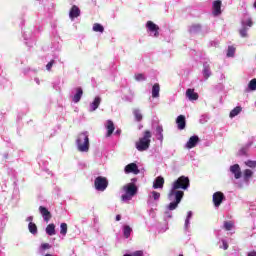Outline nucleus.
I'll return each instance as SVG.
<instances>
[{
	"instance_id": "f257e3e1",
	"label": "nucleus",
	"mask_w": 256,
	"mask_h": 256,
	"mask_svg": "<svg viewBox=\"0 0 256 256\" xmlns=\"http://www.w3.org/2000/svg\"><path fill=\"white\" fill-rule=\"evenodd\" d=\"M151 137H153V135L151 134L150 130L144 131L143 137L139 138V140L135 143L137 151H147V149L151 147Z\"/></svg>"
},
{
	"instance_id": "f03ea898",
	"label": "nucleus",
	"mask_w": 256,
	"mask_h": 256,
	"mask_svg": "<svg viewBox=\"0 0 256 256\" xmlns=\"http://www.w3.org/2000/svg\"><path fill=\"white\" fill-rule=\"evenodd\" d=\"M77 149L80 153H87L89 151V133L81 132L76 139Z\"/></svg>"
},
{
	"instance_id": "7ed1b4c3",
	"label": "nucleus",
	"mask_w": 256,
	"mask_h": 256,
	"mask_svg": "<svg viewBox=\"0 0 256 256\" xmlns=\"http://www.w3.org/2000/svg\"><path fill=\"white\" fill-rule=\"evenodd\" d=\"M190 185H191V182L189 180V177L180 176L177 180L173 182L172 187H174V189H183V191H187Z\"/></svg>"
},
{
	"instance_id": "20e7f679",
	"label": "nucleus",
	"mask_w": 256,
	"mask_h": 256,
	"mask_svg": "<svg viewBox=\"0 0 256 256\" xmlns=\"http://www.w3.org/2000/svg\"><path fill=\"white\" fill-rule=\"evenodd\" d=\"M94 187L96 191H105L109 187V181L103 176H98L94 180Z\"/></svg>"
},
{
	"instance_id": "39448f33",
	"label": "nucleus",
	"mask_w": 256,
	"mask_h": 256,
	"mask_svg": "<svg viewBox=\"0 0 256 256\" xmlns=\"http://www.w3.org/2000/svg\"><path fill=\"white\" fill-rule=\"evenodd\" d=\"M185 196V192L175 189L174 186H172V189L169 192V197H174L175 201L177 203H181V200Z\"/></svg>"
},
{
	"instance_id": "423d86ee",
	"label": "nucleus",
	"mask_w": 256,
	"mask_h": 256,
	"mask_svg": "<svg viewBox=\"0 0 256 256\" xmlns=\"http://www.w3.org/2000/svg\"><path fill=\"white\" fill-rule=\"evenodd\" d=\"M224 199H225V194H223V192L221 191L215 192L213 194V203L216 207H220Z\"/></svg>"
},
{
	"instance_id": "0eeeda50",
	"label": "nucleus",
	"mask_w": 256,
	"mask_h": 256,
	"mask_svg": "<svg viewBox=\"0 0 256 256\" xmlns=\"http://www.w3.org/2000/svg\"><path fill=\"white\" fill-rule=\"evenodd\" d=\"M123 191L130 195L131 197H135L137 195V186H135L133 183H129L126 186H123Z\"/></svg>"
},
{
	"instance_id": "6e6552de",
	"label": "nucleus",
	"mask_w": 256,
	"mask_h": 256,
	"mask_svg": "<svg viewBox=\"0 0 256 256\" xmlns=\"http://www.w3.org/2000/svg\"><path fill=\"white\" fill-rule=\"evenodd\" d=\"M39 211H40L44 221H46V223H49V221H51V217H53L51 215V212L47 208H45V206H40Z\"/></svg>"
},
{
	"instance_id": "1a4fd4ad",
	"label": "nucleus",
	"mask_w": 256,
	"mask_h": 256,
	"mask_svg": "<svg viewBox=\"0 0 256 256\" xmlns=\"http://www.w3.org/2000/svg\"><path fill=\"white\" fill-rule=\"evenodd\" d=\"M125 173H134V175H139V167L135 163H130L125 166Z\"/></svg>"
},
{
	"instance_id": "9d476101",
	"label": "nucleus",
	"mask_w": 256,
	"mask_h": 256,
	"mask_svg": "<svg viewBox=\"0 0 256 256\" xmlns=\"http://www.w3.org/2000/svg\"><path fill=\"white\" fill-rule=\"evenodd\" d=\"M146 27L151 33H154L155 37H159V26L157 24H154L153 21H148Z\"/></svg>"
},
{
	"instance_id": "9b49d317",
	"label": "nucleus",
	"mask_w": 256,
	"mask_h": 256,
	"mask_svg": "<svg viewBox=\"0 0 256 256\" xmlns=\"http://www.w3.org/2000/svg\"><path fill=\"white\" fill-rule=\"evenodd\" d=\"M221 5H222V2L221 0H215L212 4V9H213V15L215 17L221 15Z\"/></svg>"
},
{
	"instance_id": "f8f14e48",
	"label": "nucleus",
	"mask_w": 256,
	"mask_h": 256,
	"mask_svg": "<svg viewBox=\"0 0 256 256\" xmlns=\"http://www.w3.org/2000/svg\"><path fill=\"white\" fill-rule=\"evenodd\" d=\"M105 127L107 130L106 137H111L115 131V123H113V120H107Z\"/></svg>"
},
{
	"instance_id": "ddd939ff",
	"label": "nucleus",
	"mask_w": 256,
	"mask_h": 256,
	"mask_svg": "<svg viewBox=\"0 0 256 256\" xmlns=\"http://www.w3.org/2000/svg\"><path fill=\"white\" fill-rule=\"evenodd\" d=\"M230 171L234 175L235 179H241L242 173H241V167L239 166V164H234L230 166Z\"/></svg>"
},
{
	"instance_id": "4468645a",
	"label": "nucleus",
	"mask_w": 256,
	"mask_h": 256,
	"mask_svg": "<svg viewBox=\"0 0 256 256\" xmlns=\"http://www.w3.org/2000/svg\"><path fill=\"white\" fill-rule=\"evenodd\" d=\"M176 125L178 127V129L180 131H183V129H185L186 125H187V122L185 120V116L184 115H179L177 118H176Z\"/></svg>"
},
{
	"instance_id": "2eb2a0df",
	"label": "nucleus",
	"mask_w": 256,
	"mask_h": 256,
	"mask_svg": "<svg viewBox=\"0 0 256 256\" xmlns=\"http://www.w3.org/2000/svg\"><path fill=\"white\" fill-rule=\"evenodd\" d=\"M165 185V178L163 176H158L153 182V189H163Z\"/></svg>"
},
{
	"instance_id": "dca6fc26",
	"label": "nucleus",
	"mask_w": 256,
	"mask_h": 256,
	"mask_svg": "<svg viewBox=\"0 0 256 256\" xmlns=\"http://www.w3.org/2000/svg\"><path fill=\"white\" fill-rule=\"evenodd\" d=\"M81 15V10L77 5H73L69 12L70 19H76Z\"/></svg>"
},
{
	"instance_id": "f3484780",
	"label": "nucleus",
	"mask_w": 256,
	"mask_h": 256,
	"mask_svg": "<svg viewBox=\"0 0 256 256\" xmlns=\"http://www.w3.org/2000/svg\"><path fill=\"white\" fill-rule=\"evenodd\" d=\"M197 143H199V136H191L186 144L187 149H193L197 147Z\"/></svg>"
},
{
	"instance_id": "a211bd4d",
	"label": "nucleus",
	"mask_w": 256,
	"mask_h": 256,
	"mask_svg": "<svg viewBox=\"0 0 256 256\" xmlns=\"http://www.w3.org/2000/svg\"><path fill=\"white\" fill-rule=\"evenodd\" d=\"M186 97H188L190 101H197V99H199V94L195 92V89L189 88L186 91Z\"/></svg>"
},
{
	"instance_id": "6ab92c4d",
	"label": "nucleus",
	"mask_w": 256,
	"mask_h": 256,
	"mask_svg": "<svg viewBox=\"0 0 256 256\" xmlns=\"http://www.w3.org/2000/svg\"><path fill=\"white\" fill-rule=\"evenodd\" d=\"M81 97H83V88H76V94L73 96V103H79L81 101Z\"/></svg>"
},
{
	"instance_id": "aec40b11",
	"label": "nucleus",
	"mask_w": 256,
	"mask_h": 256,
	"mask_svg": "<svg viewBox=\"0 0 256 256\" xmlns=\"http://www.w3.org/2000/svg\"><path fill=\"white\" fill-rule=\"evenodd\" d=\"M101 105V97H95L94 101L90 104V111H97Z\"/></svg>"
},
{
	"instance_id": "412c9836",
	"label": "nucleus",
	"mask_w": 256,
	"mask_h": 256,
	"mask_svg": "<svg viewBox=\"0 0 256 256\" xmlns=\"http://www.w3.org/2000/svg\"><path fill=\"white\" fill-rule=\"evenodd\" d=\"M161 91V87L159 86V83H155L152 86V97L153 99H157L159 97V92Z\"/></svg>"
},
{
	"instance_id": "4be33fe9",
	"label": "nucleus",
	"mask_w": 256,
	"mask_h": 256,
	"mask_svg": "<svg viewBox=\"0 0 256 256\" xmlns=\"http://www.w3.org/2000/svg\"><path fill=\"white\" fill-rule=\"evenodd\" d=\"M46 233L47 235H49L50 237H53V235H55V224L51 223L48 224L46 227Z\"/></svg>"
},
{
	"instance_id": "5701e85b",
	"label": "nucleus",
	"mask_w": 256,
	"mask_h": 256,
	"mask_svg": "<svg viewBox=\"0 0 256 256\" xmlns=\"http://www.w3.org/2000/svg\"><path fill=\"white\" fill-rule=\"evenodd\" d=\"M241 111H243V108L241 106H237L233 110H231L229 117H231V119H233V117H237V115H239V113H241Z\"/></svg>"
},
{
	"instance_id": "b1692460",
	"label": "nucleus",
	"mask_w": 256,
	"mask_h": 256,
	"mask_svg": "<svg viewBox=\"0 0 256 256\" xmlns=\"http://www.w3.org/2000/svg\"><path fill=\"white\" fill-rule=\"evenodd\" d=\"M133 231V229H131V226L126 225L123 228V235L126 239H129V237H131V232Z\"/></svg>"
},
{
	"instance_id": "393cba45",
	"label": "nucleus",
	"mask_w": 256,
	"mask_h": 256,
	"mask_svg": "<svg viewBox=\"0 0 256 256\" xmlns=\"http://www.w3.org/2000/svg\"><path fill=\"white\" fill-rule=\"evenodd\" d=\"M93 31L95 33H103V31H105V28L103 27V25L99 24V23H94L93 25Z\"/></svg>"
},
{
	"instance_id": "a878e982",
	"label": "nucleus",
	"mask_w": 256,
	"mask_h": 256,
	"mask_svg": "<svg viewBox=\"0 0 256 256\" xmlns=\"http://www.w3.org/2000/svg\"><path fill=\"white\" fill-rule=\"evenodd\" d=\"M235 227V223L233 221H225L224 222V229L225 231H231Z\"/></svg>"
},
{
	"instance_id": "bb28decb",
	"label": "nucleus",
	"mask_w": 256,
	"mask_h": 256,
	"mask_svg": "<svg viewBox=\"0 0 256 256\" xmlns=\"http://www.w3.org/2000/svg\"><path fill=\"white\" fill-rule=\"evenodd\" d=\"M203 76H204V79H209V77H211V67L204 66Z\"/></svg>"
},
{
	"instance_id": "cd10ccee",
	"label": "nucleus",
	"mask_w": 256,
	"mask_h": 256,
	"mask_svg": "<svg viewBox=\"0 0 256 256\" xmlns=\"http://www.w3.org/2000/svg\"><path fill=\"white\" fill-rule=\"evenodd\" d=\"M133 115H134L136 121H142L143 120V114H141V111L139 109H135L133 111Z\"/></svg>"
},
{
	"instance_id": "c85d7f7f",
	"label": "nucleus",
	"mask_w": 256,
	"mask_h": 256,
	"mask_svg": "<svg viewBox=\"0 0 256 256\" xmlns=\"http://www.w3.org/2000/svg\"><path fill=\"white\" fill-rule=\"evenodd\" d=\"M244 181H249V179H251V177H253V172L251 171V169H246L244 170Z\"/></svg>"
},
{
	"instance_id": "c756f323",
	"label": "nucleus",
	"mask_w": 256,
	"mask_h": 256,
	"mask_svg": "<svg viewBox=\"0 0 256 256\" xmlns=\"http://www.w3.org/2000/svg\"><path fill=\"white\" fill-rule=\"evenodd\" d=\"M28 229H29L30 233H32V235H35L37 233V225L33 222H30L28 224Z\"/></svg>"
},
{
	"instance_id": "7c9ffc66",
	"label": "nucleus",
	"mask_w": 256,
	"mask_h": 256,
	"mask_svg": "<svg viewBox=\"0 0 256 256\" xmlns=\"http://www.w3.org/2000/svg\"><path fill=\"white\" fill-rule=\"evenodd\" d=\"M156 135H158L160 141H163V126L156 127Z\"/></svg>"
},
{
	"instance_id": "2f4dec72",
	"label": "nucleus",
	"mask_w": 256,
	"mask_h": 256,
	"mask_svg": "<svg viewBox=\"0 0 256 256\" xmlns=\"http://www.w3.org/2000/svg\"><path fill=\"white\" fill-rule=\"evenodd\" d=\"M235 46H228L227 57H235Z\"/></svg>"
},
{
	"instance_id": "473e14b6",
	"label": "nucleus",
	"mask_w": 256,
	"mask_h": 256,
	"mask_svg": "<svg viewBox=\"0 0 256 256\" xmlns=\"http://www.w3.org/2000/svg\"><path fill=\"white\" fill-rule=\"evenodd\" d=\"M248 89H250V91H256V78L249 82Z\"/></svg>"
},
{
	"instance_id": "72a5a7b5",
	"label": "nucleus",
	"mask_w": 256,
	"mask_h": 256,
	"mask_svg": "<svg viewBox=\"0 0 256 256\" xmlns=\"http://www.w3.org/2000/svg\"><path fill=\"white\" fill-rule=\"evenodd\" d=\"M60 235H67V223H61Z\"/></svg>"
},
{
	"instance_id": "f704fd0d",
	"label": "nucleus",
	"mask_w": 256,
	"mask_h": 256,
	"mask_svg": "<svg viewBox=\"0 0 256 256\" xmlns=\"http://www.w3.org/2000/svg\"><path fill=\"white\" fill-rule=\"evenodd\" d=\"M179 207V202H171L168 206L169 211H175V209Z\"/></svg>"
},
{
	"instance_id": "c9c22d12",
	"label": "nucleus",
	"mask_w": 256,
	"mask_h": 256,
	"mask_svg": "<svg viewBox=\"0 0 256 256\" xmlns=\"http://www.w3.org/2000/svg\"><path fill=\"white\" fill-rule=\"evenodd\" d=\"M47 249H51V244L49 243H42L40 246V251L43 253V251H47Z\"/></svg>"
},
{
	"instance_id": "e433bc0d",
	"label": "nucleus",
	"mask_w": 256,
	"mask_h": 256,
	"mask_svg": "<svg viewBox=\"0 0 256 256\" xmlns=\"http://www.w3.org/2000/svg\"><path fill=\"white\" fill-rule=\"evenodd\" d=\"M245 165L247 167H250L251 169H255L256 167V161H253V160H248L245 162Z\"/></svg>"
},
{
	"instance_id": "4c0bfd02",
	"label": "nucleus",
	"mask_w": 256,
	"mask_h": 256,
	"mask_svg": "<svg viewBox=\"0 0 256 256\" xmlns=\"http://www.w3.org/2000/svg\"><path fill=\"white\" fill-rule=\"evenodd\" d=\"M132 199H133V196L127 193L121 196L122 201H131Z\"/></svg>"
},
{
	"instance_id": "58836bf2",
	"label": "nucleus",
	"mask_w": 256,
	"mask_h": 256,
	"mask_svg": "<svg viewBox=\"0 0 256 256\" xmlns=\"http://www.w3.org/2000/svg\"><path fill=\"white\" fill-rule=\"evenodd\" d=\"M152 197H153L154 201H157L161 197V193H159L157 191H152Z\"/></svg>"
},
{
	"instance_id": "ea45409f",
	"label": "nucleus",
	"mask_w": 256,
	"mask_h": 256,
	"mask_svg": "<svg viewBox=\"0 0 256 256\" xmlns=\"http://www.w3.org/2000/svg\"><path fill=\"white\" fill-rule=\"evenodd\" d=\"M135 79L136 81H145L147 78H145V75L143 74H136Z\"/></svg>"
},
{
	"instance_id": "a19ab883",
	"label": "nucleus",
	"mask_w": 256,
	"mask_h": 256,
	"mask_svg": "<svg viewBox=\"0 0 256 256\" xmlns=\"http://www.w3.org/2000/svg\"><path fill=\"white\" fill-rule=\"evenodd\" d=\"M53 65H55V60H51V61L46 65L47 71H51V68L53 67Z\"/></svg>"
},
{
	"instance_id": "79ce46f5",
	"label": "nucleus",
	"mask_w": 256,
	"mask_h": 256,
	"mask_svg": "<svg viewBox=\"0 0 256 256\" xmlns=\"http://www.w3.org/2000/svg\"><path fill=\"white\" fill-rule=\"evenodd\" d=\"M240 35H241V37H247V27H243L240 30Z\"/></svg>"
},
{
	"instance_id": "37998d69",
	"label": "nucleus",
	"mask_w": 256,
	"mask_h": 256,
	"mask_svg": "<svg viewBox=\"0 0 256 256\" xmlns=\"http://www.w3.org/2000/svg\"><path fill=\"white\" fill-rule=\"evenodd\" d=\"M222 249H224V251L229 249V244L225 240H222Z\"/></svg>"
},
{
	"instance_id": "c03bdc74",
	"label": "nucleus",
	"mask_w": 256,
	"mask_h": 256,
	"mask_svg": "<svg viewBox=\"0 0 256 256\" xmlns=\"http://www.w3.org/2000/svg\"><path fill=\"white\" fill-rule=\"evenodd\" d=\"M130 256H144L142 250L135 251L134 253L130 254Z\"/></svg>"
},
{
	"instance_id": "a18cd8bd",
	"label": "nucleus",
	"mask_w": 256,
	"mask_h": 256,
	"mask_svg": "<svg viewBox=\"0 0 256 256\" xmlns=\"http://www.w3.org/2000/svg\"><path fill=\"white\" fill-rule=\"evenodd\" d=\"M247 27H253V20L250 18L246 21Z\"/></svg>"
},
{
	"instance_id": "49530a36",
	"label": "nucleus",
	"mask_w": 256,
	"mask_h": 256,
	"mask_svg": "<svg viewBox=\"0 0 256 256\" xmlns=\"http://www.w3.org/2000/svg\"><path fill=\"white\" fill-rule=\"evenodd\" d=\"M247 256H256V251L249 252Z\"/></svg>"
},
{
	"instance_id": "de8ad7c7",
	"label": "nucleus",
	"mask_w": 256,
	"mask_h": 256,
	"mask_svg": "<svg viewBox=\"0 0 256 256\" xmlns=\"http://www.w3.org/2000/svg\"><path fill=\"white\" fill-rule=\"evenodd\" d=\"M193 29H201V25H194V26H192V30Z\"/></svg>"
},
{
	"instance_id": "09e8293b",
	"label": "nucleus",
	"mask_w": 256,
	"mask_h": 256,
	"mask_svg": "<svg viewBox=\"0 0 256 256\" xmlns=\"http://www.w3.org/2000/svg\"><path fill=\"white\" fill-rule=\"evenodd\" d=\"M27 221H29L30 223H32V221H33V216H29V217L27 218Z\"/></svg>"
},
{
	"instance_id": "8fccbe9b",
	"label": "nucleus",
	"mask_w": 256,
	"mask_h": 256,
	"mask_svg": "<svg viewBox=\"0 0 256 256\" xmlns=\"http://www.w3.org/2000/svg\"><path fill=\"white\" fill-rule=\"evenodd\" d=\"M115 134H116V135H121V130H119V129L116 130Z\"/></svg>"
},
{
	"instance_id": "3c124183",
	"label": "nucleus",
	"mask_w": 256,
	"mask_h": 256,
	"mask_svg": "<svg viewBox=\"0 0 256 256\" xmlns=\"http://www.w3.org/2000/svg\"><path fill=\"white\" fill-rule=\"evenodd\" d=\"M121 219V215H116V221H119Z\"/></svg>"
},
{
	"instance_id": "603ef678",
	"label": "nucleus",
	"mask_w": 256,
	"mask_h": 256,
	"mask_svg": "<svg viewBox=\"0 0 256 256\" xmlns=\"http://www.w3.org/2000/svg\"><path fill=\"white\" fill-rule=\"evenodd\" d=\"M185 225H189V218L186 219Z\"/></svg>"
},
{
	"instance_id": "864d4df0",
	"label": "nucleus",
	"mask_w": 256,
	"mask_h": 256,
	"mask_svg": "<svg viewBox=\"0 0 256 256\" xmlns=\"http://www.w3.org/2000/svg\"><path fill=\"white\" fill-rule=\"evenodd\" d=\"M190 217H191V212L188 213L187 219H189Z\"/></svg>"
},
{
	"instance_id": "5fc2aeb1",
	"label": "nucleus",
	"mask_w": 256,
	"mask_h": 256,
	"mask_svg": "<svg viewBox=\"0 0 256 256\" xmlns=\"http://www.w3.org/2000/svg\"><path fill=\"white\" fill-rule=\"evenodd\" d=\"M45 256H53V255H51V254H45Z\"/></svg>"
}]
</instances>
